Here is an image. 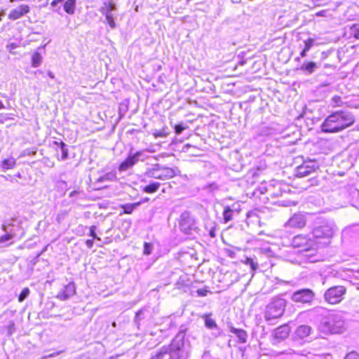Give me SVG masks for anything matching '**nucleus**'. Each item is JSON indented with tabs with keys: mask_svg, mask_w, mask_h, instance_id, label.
I'll return each instance as SVG.
<instances>
[{
	"mask_svg": "<svg viewBox=\"0 0 359 359\" xmlns=\"http://www.w3.org/2000/svg\"><path fill=\"white\" fill-rule=\"evenodd\" d=\"M185 336L186 329L181 328L171 343L162 346L150 359H189L191 346Z\"/></svg>",
	"mask_w": 359,
	"mask_h": 359,
	"instance_id": "f257e3e1",
	"label": "nucleus"
},
{
	"mask_svg": "<svg viewBox=\"0 0 359 359\" xmlns=\"http://www.w3.org/2000/svg\"><path fill=\"white\" fill-rule=\"evenodd\" d=\"M355 122V118L351 112L339 110L330 114L321 124V130L323 133H339Z\"/></svg>",
	"mask_w": 359,
	"mask_h": 359,
	"instance_id": "f03ea898",
	"label": "nucleus"
},
{
	"mask_svg": "<svg viewBox=\"0 0 359 359\" xmlns=\"http://www.w3.org/2000/svg\"><path fill=\"white\" fill-rule=\"evenodd\" d=\"M359 156V145L351 144L346 149L336 154L332 158V165L338 168L336 172L339 175H344L345 172L353 167Z\"/></svg>",
	"mask_w": 359,
	"mask_h": 359,
	"instance_id": "7ed1b4c3",
	"label": "nucleus"
},
{
	"mask_svg": "<svg viewBox=\"0 0 359 359\" xmlns=\"http://www.w3.org/2000/svg\"><path fill=\"white\" fill-rule=\"evenodd\" d=\"M344 312L329 313L323 317L319 330L325 334H341L346 330Z\"/></svg>",
	"mask_w": 359,
	"mask_h": 359,
	"instance_id": "20e7f679",
	"label": "nucleus"
},
{
	"mask_svg": "<svg viewBox=\"0 0 359 359\" xmlns=\"http://www.w3.org/2000/svg\"><path fill=\"white\" fill-rule=\"evenodd\" d=\"M286 306V301L282 298L273 299L265 308L264 318L269 325H273L280 318Z\"/></svg>",
	"mask_w": 359,
	"mask_h": 359,
	"instance_id": "39448f33",
	"label": "nucleus"
},
{
	"mask_svg": "<svg viewBox=\"0 0 359 359\" xmlns=\"http://www.w3.org/2000/svg\"><path fill=\"white\" fill-rule=\"evenodd\" d=\"M4 235L0 236V243H6L18 236L21 231V220L17 217L5 220L1 227Z\"/></svg>",
	"mask_w": 359,
	"mask_h": 359,
	"instance_id": "423d86ee",
	"label": "nucleus"
},
{
	"mask_svg": "<svg viewBox=\"0 0 359 359\" xmlns=\"http://www.w3.org/2000/svg\"><path fill=\"white\" fill-rule=\"evenodd\" d=\"M145 175L150 178L161 180H167L175 176V172L172 168L165 167L159 163L153 165L151 168L147 169Z\"/></svg>",
	"mask_w": 359,
	"mask_h": 359,
	"instance_id": "0eeeda50",
	"label": "nucleus"
},
{
	"mask_svg": "<svg viewBox=\"0 0 359 359\" xmlns=\"http://www.w3.org/2000/svg\"><path fill=\"white\" fill-rule=\"evenodd\" d=\"M334 231V224L332 221L322 220L316 223L312 234L316 238H330Z\"/></svg>",
	"mask_w": 359,
	"mask_h": 359,
	"instance_id": "6e6552de",
	"label": "nucleus"
},
{
	"mask_svg": "<svg viewBox=\"0 0 359 359\" xmlns=\"http://www.w3.org/2000/svg\"><path fill=\"white\" fill-rule=\"evenodd\" d=\"M147 158V151L144 150L137 151L135 153L130 150L128 157L119 164L118 170L120 172H125L132 168L138 161H144Z\"/></svg>",
	"mask_w": 359,
	"mask_h": 359,
	"instance_id": "1a4fd4ad",
	"label": "nucleus"
},
{
	"mask_svg": "<svg viewBox=\"0 0 359 359\" xmlns=\"http://www.w3.org/2000/svg\"><path fill=\"white\" fill-rule=\"evenodd\" d=\"M346 292V289L344 286H332L325 292L323 297L327 303L330 304H337L344 299Z\"/></svg>",
	"mask_w": 359,
	"mask_h": 359,
	"instance_id": "9d476101",
	"label": "nucleus"
},
{
	"mask_svg": "<svg viewBox=\"0 0 359 359\" xmlns=\"http://www.w3.org/2000/svg\"><path fill=\"white\" fill-rule=\"evenodd\" d=\"M116 10V4L112 1H104L103 6L100 8V12L105 17L104 22L107 23L112 29L116 27L114 16V12Z\"/></svg>",
	"mask_w": 359,
	"mask_h": 359,
	"instance_id": "9b49d317",
	"label": "nucleus"
},
{
	"mask_svg": "<svg viewBox=\"0 0 359 359\" xmlns=\"http://www.w3.org/2000/svg\"><path fill=\"white\" fill-rule=\"evenodd\" d=\"M319 168V163L315 160L304 161L300 165L296 168L294 175L297 177H304L311 175Z\"/></svg>",
	"mask_w": 359,
	"mask_h": 359,
	"instance_id": "f8f14e48",
	"label": "nucleus"
},
{
	"mask_svg": "<svg viewBox=\"0 0 359 359\" xmlns=\"http://www.w3.org/2000/svg\"><path fill=\"white\" fill-rule=\"evenodd\" d=\"M315 297V292L312 290L303 288L294 292L291 299L295 303L311 304Z\"/></svg>",
	"mask_w": 359,
	"mask_h": 359,
	"instance_id": "ddd939ff",
	"label": "nucleus"
},
{
	"mask_svg": "<svg viewBox=\"0 0 359 359\" xmlns=\"http://www.w3.org/2000/svg\"><path fill=\"white\" fill-rule=\"evenodd\" d=\"M180 228L186 234H191L196 229L194 218L189 212L184 211L181 214Z\"/></svg>",
	"mask_w": 359,
	"mask_h": 359,
	"instance_id": "4468645a",
	"label": "nucleus"
},
{
	"mask_svg": "<svg viewBox=\"0 0 359 359\" xmlns=\"http://www.w3.org/2000/svg\"><path fill=\"white\" fill-rule=\"evenodd\" d=\"M347 202L359 210V186H350L342 191Z\"/></svg>",
	"mask_w": 359,
	"mask_h": 359,
	"instance_id": "2eb2a0df",
	"label": "nucleus"
},
{
	"mask_svg": "<svg viewBox=\"0 0 359 359\" xmlns=\"http://www.w3.org/2000/svg\"><path fill=\"white\" fill-rule=\"evenodd\" d=\"M290 328L287 324L282 325L276 328L272 333L271 343L275 345L285 340L289 336Z\"/></svg>",
	"mask_w": 359,
	"mask_h": 359,
	"instance_id": "dca6fc26",
	"label": "nucleus"
},
{
	"mask_svg": "<svg viewBox=\"0 0 359 359\" xmlns=\"http://www.w3.org/2000/svg\"><path fill=\"white\" fill-rule=\"evenodd\" d=\"M240 211L241 205L238 203L224 206L222 212L224 223L226 224L233 220L236 216L238 215Z\"/></svg>",
	"mask_w": 359,
	"mask_h": 359,
	"instance_id": "f3484780",
	"label": "nucleus"
},
{
	"mask_svg": "<svg viewBox=\"0 0 359 359\" xmlns=\"http://www.w3.org/2000/svg\"><path fill=\"white\" fill-rule=\"evenodd\" d=\"M306 223V215L302 212L294 214L285 224V227L302 229Z\"/></svg>",
	"mask_w": 359,
	"mask_h": 359,
	"instance_id": "a211bd4d",
	"label": "nucleus"
},
{
	"mask_svg": "<svg viewBox=\"0 0 359 359\" xmlns=\"http://www.w3.org/2000/svg\"><path fill=\"white\" fill-rule=\"evenodd\" d=\"M295 337L299 339H305L309 338L312 339L316 338L313 328L308 325H302L297 327L295 332Z\"/></svg>",
	"mask_w": 359,
	"mask_h": 359,
	"instance_id": "6ab92c4d",
	"label": "nucleus"
},
{
	"mask_svg": "<svg viewBox=\"0 0 359 359\" xmlns=\"http://www.w3.org/2000/svg\"><path fill=\"white\" fill-rule=\"evenodd\" d=\"M76 294V285L74 282L69 283L57 293L56 298L61 301H66Z\"/></svg>",
	"mask_w": 359,
	"mask_h": 359,
	"instance_id": "aec40b11",
	"label": "nucleus"
},
{
	"mask_svg": "<svg viewBox=\"0 0 359 359\" xmlns=\"http://www.w3.org/2000/svg\"><path fill=\"white\" fill-rule=\"evenodd\" d=\"M211 313H206L202 316V318L204 320L205 326L209 330H215L217 332L213 333L215 337L221 335L222 330L218 327L215 320L211 318Z\"/></svg>",
	"mask_w": 359,
	"mask_h": 359,
	"instance_id": "412c9836",
	"label": "nucleus"
},
{
	"mask_svg": "<svg viewBox=\"0 0 359 359\" xmlns=\"http://www.w3.org/2000/svg\"><path fill=\"white\" fill-rule=\"evenodd\" d=\"M285 192L282 187L281 184L276 180H272L269 183V195L271 198H278Z\"/></svg>",
	"mask_w": 359,
	"mask_h": 359,
	"instance_id": "4be33fe9",
	"label": "nucleus"
},
{
	"mask_svg": "<svg viewBox=\"0 0 359 359\" xmlns=\"http://www.w3.org/2000/svg\"><path fill=\"white\" fill-rule=\"evenodd\" d=\"M29 12V6L28 5L22 4L16 8L13 9L8 14V18L12 20H15L20 18Z\"/></svg>",
	"mask_w": 359,
	"mask_h": 359,
	"instance_id": "5701e85b",
	"label": "nucleus"
},
{
	"mask_svg": "<svg viewBox=\"0 0 359 359\" xmlns=\"http://www.w3.org/2000/svg\"><path fill=\"white\" fill-rule=\"evenodd\" d=\"M311 238L304 234H299L293 237L291 245L294 248H306L311 242Z\"/></svg>",
	"mask_w": 359,
	"mask_h": 359,
	"instance_id": "b1692460",
	"label": "nucleus"
},
{
	"mask_svg": "<svg viewBox=\"0 0 359 359\" xmlns=\"http://www.w3.org/2000/svg\"><path fill=\"white\" fill-rule=\"evenodd\" d=\"M302 257L304 258L306 261L309 263H314L318 261V259L316 255V250L311 249L309 247H306L304 248L302 250Z\"/></svg>",
	"mask_w": 359,
	"mask_h": 359,
	"instance_id": "393cba45",
	"label": "nucleus"
},
{
	"mask_svg": "<svg viewBox=\"0 0 359 359\" xmlns=\"http://www.w3.org/2000/svg\"><path fill=\"white\" fill-rule=\"evenodd\" d=\"M54 144L57 146L58 150H57V155H59V152H60L61 156L60 158H58L60 161H65L67 159L69 156V151L67 148V145L63 142L62 141L60 142H54Z\"/></svg>",
	"mask_w": 359,
	"mask_h": 359,
	"instance_id": "a878e982",
	"label": "nucleus"
},
{
	"mask_svg": "<svg viewBox=\"0 0 359 359\" xmlns=\"http://www.w3.org/2000/svg\"><path fill=\"white\" fill-rule=\"evenodd\" d=\"M229 330L231 333L234 334L237 337L240 343H245L247 341L248 334L246 331L232 326L229 327Z\"/></svg>",
	"mask_w": 359,
	"mask_h": 359,
	"instance_id": "bb28decb",
	"label": "nucleus"
},
{
	"mask_svg": "<svg viewBox=\"0 0 359 359\" xmlns=\"http://www.w3.org/2000/svg\"><path fill=\"white\" fill-rule=\"evenodd\" d=\"M320 67V65L314 62H305L300 67V70L306 74H311Z\"/></svg>",
	"mask_w": 359,
	"mask_h": 359,
	"instance_id": "cd10ccee",
	"label": "nucleus"
},
{
	"mask_svg": "<svg viewBox=\"0 0 359 359\" xmlns=\"http://www.w3.org/2000/svg\"><path fill=\"white\" fill-rule=\"evenodd\" d=\"M266 169L265 162L260 161L254 168L250 170L249 175H251L253 178L257 177L262 172Z\"/></svg>",
	"mask_w": 359,
	"mask_h": 359,
	"instance_id": "c85d7f7f",
	"label": "nucleus"
},
{
	"mask_svg": "<svg viewBox=\"0 0 359 359\" xmlns=\"http://www.w3.org/2000/svg\"><path fill=\"white\" fill-rule=\"evenodd\" d=\"M16 165V160L14 158L4 159L1 163V167L4 171L13 168Z\"/></svg>",
	"mask_w": 359,
	"mask_h": 359,
	"instance_id": "c756f323",
	"label": "nucleus"
},
{
	"mask_svg": "<svg viewBox=\"0 0 359 359\" xmlns=\"http://www.w3.org/2000/svg\"><path fill=\"white\" fill-rule=\"evenodd\" d=\"M149 311L145 309L139 310L135 315L134 323L139 327L141 321L147 317Z\"/></svg>",
	"mask_w": 359,
	"mask_h": 359,
	"instance_id": "7c9ffc66",
	"label": "nucleus"
},
{
	"mask_svg": "<svg viewBox=\"0 0 359 359\" xmlns=\"http://www.w3.org/2000/svg\"><path fill=\"white\" fill-rule=\"evenodd\" d=\"M161 184L158 182H152L149 184L144 186L142 189L143 191L147 194H153L157 191L159 189Z\"/></svg>",
	"mask_w": 359,
	"mask_h": 359,
	"instance_id": "2f4dec72",
	"label": "nucleus"
},
{
	"mask_svg": "<svg viewBox=\"0 0 359 359\" xmlns=\"http://www.w3.org/2000/svg\"><path fill=\"white\" fill-rule=\"evenodd\" d=\"M117 179L116 173L114 171L109 172L104 175L99 177L97 181L99 182H113L115 181Z\"/></svg>",
	"mask_w": 359,
	"mask_h": 359,
	"instance_id": "473e14b6",
	"label": "nucleus"
},
{
	"mask_svg": "<svg viewBox=\"0 0 359 359\" xmlns=\"http://www.w3.org/2000/svg\"><path fill=\"white\" fill-rule=\"evenodd\" d=\"M76 7V0H67L64 4V10L69 15L74 13Z\"/></svg>",
	"mask_w": 359,
	"mask_h": 359,
	"instance_id": "72a5a7b5",
	"label": "nucleus"
},
{
	"mask_svg": "<svg viewBox=\"0 0 359 359\" xmlns=\"http://www.w3.org/2000/svg\"><path fill=\"white\" fill-rule=\"evenodd\" d=\"M140 203H126L121 206L125 214H131L139 205Z\"/></svg>",
	"mask_w": 359,
	"mask_h": 359,
	"instance_id": "f704fd0d",
	"label": "nucleus"
},
{
	"mask_svg": "<svg viewBox=\"0 0 359 359\" xmlns=\"http://www.w3.org/2000/svg\"><path fill=\"white\" fill-rule=\"evenodd\" d=\"M42 63V57L38 52H35L32 57V66L33 67H38Z\"/></svg>",
	"mask_w": 359,
	"mask_h": 359,
	"instance_id": "c9c22d12",
	"label": "nucleus"
},
{
	"mask_svg": "<svg viewBox=\"0 0 359 359\" xmlns=\"http://www.w3.org/2000/svg\"><path fill=\"white\" fill-rule=\"evenodd\" d=\"M217 224L215 222H211L209 224H206L205 229L208 231V234L211 238L216 236V229Z\"/></svg>",
	"mask_w": 359,
	"mask_h": 359,
	"instance_id": "e433bc0d",
	"label": "nucleus"
},
{
	"mask_svg": "<svg viewBox=\"0 0 359 359\" xmlns=\"http://www.w3.org/2000/svg\"><path fill=\"white\" fill-rule=\"evenodd\" d=\"M203 189L208 193L214 194L219 189V187L217 183L212 182L204 186Z\"/></svg>",
	"mask_w": 359,
	"mask_h": 359,
	"instance_id": "4c0bfd02",
	"label": "nucleus"
},
{
	"mask_svg": "<svg viewBox=\"0 0 359 359\" xmlns=\"http://www.w3.org/2000/svg\"><path fill=\"white\" fill-rule=\"evenodd\" d=\"M55 186L59 191H64V193L69 189L68 184L65 180H57Z\"/></svg>",
	"mask_w": 359,
	"mask_h": 359,
	"instance_id": "58836bf2",
	"label": "nucleus"
},
{
	"mask_svg": "<svg viewBox=\"0 0 359 359\" xmlns=\"http://www.w3.org/2000/svg\"><path fill=\"white\" fill-rule=\"evenodd\" d=\"M30 290L28 287H25L22 290L18 296V301L22 302L29 294Z\"/></svg>",
	"mask_w": 359,
	"mask_h": 359,
	"instance_id": "ea45409f",
	"label": "nucleus"
},
{
	"mask_svg": "<svg viewBox=\"0 0 359 359\" xmlns=\"http://www.w3.org/2000/svg\"><path fill=\"white\" fill-rule=\"evenodd\" d=\"M351 34L355 39H359V24H355L350 28Z\"/></svg>",
	"mask_w": 359,
	"mask_h": 359,
	"instance_id": "a19ab883",
	"label": "nucleus"
},
{
	"mask_svg": "<svg viewBox=\"0 0 359 359\" xmlns=\"http://www.w3.org/2000/svg\"><path fill=\"white\" fill-rule=\"evenodd\" d=\"M153 245L150 243L145 242L144 243L143 253L145 255H149L151 254L153 250Z\"/></svg>",
	"mask_w": 359,
	"mask_h": 359,
	"instance_id": "79ce46f5",
	"label": "nucleus"
},
{
	"mask_svg": "<svg viewBox=\"0 0 359 359\" xmlns=\"http://www.w3.org/2000/svg\"><path fill=\"white\" fill-rule=\"evenodd\" d=\"M186 128L187 126L184 123H180L175 126V132L177 135H180Z\"/></svg>",
	"mask_w": 359,
	"mask_h": 359,
	"instance_id": "37998d69",
	"label": "nucleus"
},
{
	"mask_svg": "<svg viewBox=\"0 0 359 359\" xmlns=\"http://www.w3.org/2000/svg\"><path fill=\"white\" fill-rule=\"evenodd\" d=\"M196 293L198 297H205L208 293H211V292L208 289V287H205L203 289H198Z\"/></svg>",
	"mask_w": 359,
	"mask_h": 359,
	"instance_id": "c03bdc74",
	"label": "nucleus"
},
{
	"mask_svg": "<svg viewBox=\"0 0 359 359\" xmlns=\"http://www.w3.org/2000/svg\"><path fill=\"white\" fill-rule=\"evenodd\" d=\"M245 264L249 265L252 271H255L258 269V264L255 262L252 258H247Z\"/></svg>",
	"mask_w": 359,
	"mask_h": 359,
	"instance_id": "a18cd8bd",
	"label": "nucleus"
},
{
	"mask_svg": "<svg viewBox=\"0 0 359 359\" xmlns=\"http://www.w3.org/2000/svg\"><path fill=\"white\" fill-rule=\"evenodd\" d=\"M315 43V39L312 38H309L307 40L304 41V48L306 50H309L313 46Z\"/></svg>",
	"mask_w": 359,
	"mask_h": 359,
	"instance_id": "49530a36",
	"label": "nucleus"
},
{
	"mask_svg": "<svg viewBox=\"0 0 359 359\" xmlns=\"http://www.w3.org/2000/svg\"><path fill=\"white\" fill-rule=\"evenodd\" d=\"M64 351H55L52 353H49V354H47V355H43L41 359H48V358H55L56 356H57L58 355H60L61 353H62Z\"/></svg>",
	"mask_w": 359,
	"mask_h": 359,
	"instance_id": "de8ad7c7",
	"label": "nucleus"
},
{
	"mask_svg": "<svg viewBox=\"0 0 359 359\" xmlns=\"http://www.w3.org/2000/svg\"><path fill=\"white\" fill-rule=\"evenodd\" d=\"M344 359H359V355L355 351H351L346 354Z\"/></svg>",
	"mask_w": 359,
	"mask_h": 359,
	"instance_id": "09e8293b",
	"label": "nucleus"
},
{
	"mask_svg": "<svg viewBox=\"0 0 359 359\" xmlns=\"http://www.w3.org/2000/svg\"><path fill=\"white\" fill-rule=\"evenodd\" d=\"M259 191H260V193L262 194H269V184L266 185V184L262 183L259 187Z\"/></svg>",
	"mask_w": 359,
	"mask_h": 359,
	"instance_id": "8fccbe9b",
	"label": "nucleus"
},
{
	"mask_svg": "<svg viewBox=\"0 0 359 359\" xmlns=\"http://www.w3.org/2000/svg\"><path fill=\"white\" fill-rule=\"evenodd\" d=\"M95 231H96V226H91L90 228L89 236L93 237V239H98V240H100V238L97 236Z\"/></svg>",
	"mask_w": 359,
	"mask_h": 359,
	"instance_id": "3c124183",
	"label": "nucleus"
},
{
	"mask_svg": "<svg viewBox=\"0 0 359 359\" xmlns=\"http://www.w3.org/2000/svg\"><path fill=\"white\" fill-rule=\"evenodd\" d=\"M325 311V309L323 307H316L314 309H313L312 310H311V312L315 313V314H318V315H323V313H324Z\"/></svg>",
	"mask_w": 359,
	"mask_h": 359,
	"instance_id": "603ef678",
	"label": "nucleus"
},
{
	"mask_svg": "<svg viewBox=\"0 0 359 359\" xmlns=\"http://www.w3.org/2000/svg\"><path fill=\"white\" fill-rule=\"evenodd\" d=\"M15 331V323L13 321H10L8 325V334H12Z\"/></svg>",
	"mask_w": 359,
	"mask_h": 359,
	"instance_id": "864d4df0",
	"label": "nucleus"
},
{
	"mask_svg": "<svg viewBox=\"0 0 359 359\" xmlns=\"http://www.w3.org/2000/svg\"><path fill=\"white\" fill-rule=\"evenodd\" d=\"M278 203L280 205L288 207V206L291 205L292 201H279Z\"/></svg>",
	"mask_w": 359,
	"mask_h": 359,
	"instance_id": "5fc2aeb1",
	"label": "nucleus"
},
{
	"mask_svg": "<svg viewBox=\"0 0 359 359\" xmlns=\"http://www.w3.org/2000/svg\"><path fill=\"white\" fill-rule=\"evenodd\" d=\"M127 106L126 105H120L119 106V114L120 116H123L124 113L127 111Z\"/></svg>",
	"mask_w": 359,
	"mask_h": 359,
	"instance_id": "6e6d98bb",
	"label": "nucleus"
},
{
	"mask_svg": "<svg viewBox=\"0 0 359 359\" xmlns=\"http://www.w3.org/2000/svg\"><path fill=\"white\" fill-rule=\"evenodd\" d=\"M154 136L155 137H165V134L162 131H156L154 133Z\"/></svg>",
	"mask_w": 359,
	"mask_h": 359,
	"instance_id": "4d7b16f0",
	"label": "nucleus"
},
{
	"mask_svg": "<svg viewBox=\"0 0 359 359\" xmlns=\"http://www.w3.org/2000/svg\"><path fill=\"white\" fill-rule=\"evenodd\" d=\"M1 177L5 178L6 180H10L12 182H17L18 181L16 180H14V178L11 176L10 175L5 176V175H1Z\"/></svg>",
	"mask_w": 359,
	"mask_h": 359,
	"instance_id": "13d9d810",
	"label": "nucleus"
},
{
	"mask_svg": "<svg viewBox=\"0 0 359 359\" xmlns=\"http://www.w3.org/2000/svg\"><path fill=\"white\" fill-rule=\"evenodd\" d=\"M94 239H88L86 241V245L88 248H91L94 244Z\"/></svg>",
	"mask_w": 359,
	"mask_h": 359,
	"instance_id": "bf43d9fd",
	"label": "nucleus"
},
{
	"mask_svg": "<svg viewBox=\"0 0 359 359\" xmlns=\"http://www.w3.org/2000/svg\"><path fill=\"white\" fill-rule=\"evenodd\" d=\"M36 153V151H30L29 149H25L23 151V155H35Z\"/></svg>",
	"mask_w": 359,
	"mask_h": 359,
	"instance_id": "052dcab7",
	"label": "nucleus"
},
{
	"mask_svg": "<svg viewBox=\"0 0 359 359\" xmlns=\"http://www.w3.org/2000/svg\"><path fill=\"white\" fill-rule=\"evenodd\" d=\"M326 0H312V1L316 4V6H320L324 4V2Z\"/></svg>",
	"mask_w": 359,
	"mask_h": 359,
	"instance_id": "680f3d73",
	"label": "nucleus"
},
{
	"mask_svg": "<svg viewBox=\"0 0 359 359\" xmlns=\"http://www.w3.org/2000/svg\"><path fill=\"white\" fill-rule=\"evenodd\" d=\"M64 0H53L52 2H51V6H57L58 4L60 3H62L63 2Z\"/></svg>",
	"mask_w": 359,
	"mask_h": 359,
	"instance_id": "e2e57ef3",
	"label": "nucleus"
},
{
	"mask_svg": "<svg viewBox=\"0 0 359 359\" xmlns=\"http://www.w3.org/2000/svg\"><path fill=\"white\" fill-rule=\"evenodd\" d=\"M79 191H76V190H74L73 191H72L70 194H69V197L70 198H73V197H75L78 194H79Z\"/></svg>",
	"mask_w": 359,
	"mask_h": 359,
	"instance_id": "0e129e2a",
	"label": "nucleus"
},
{
	"mask_svg": "<svg viewBox=\"0 0 359 359\" xmlns=\"http://www.w3.org/2000/svg\"><path fill=\"white\" fill-rule=\"evenodd\" d=\"M308 51H309V50H306L305 48H303V50H302L301 51V53H300V56H301L302 57H306V54H307V52H308Z\"/></svg>",
	"mask_w": 359,
	"mask_h": 359,
	"instance_id": "69168bd1",
	"label": "nucleus"
},
{
	"mask_svg": "<svg viewBox=\"0 0 359 359\" xmlns=\"http://www.w3.org/2000/svg\"><path fill=\"white\" fill-rule=\"evenodd\" d=\"M47 248H48V245L45 246L42 250H41L40 252L37 253L38 254V257H40L41 256L46 250H47Z\"/></svg>",
	"mask_w": 359,
	"mask_h": 359,
	"instance_id": "338daca9",
	"label": "nucleus"
},
{
	"mask_svg": "<svg viewBox=\"0 0 359 359\" xmlns=\"http://www.w3.org/2000/svg\"><path fill=\"white\" fill-rule=\"evenodd\" d=\"M40 257H38V254H36V255L34 257V259H32V262L33 263V264H36L38 261H39V258Z\"/></svg>",
	"mask_w": 359,
	"mask_h": 359,
	"instance_id": "774afa93",
	"label": "nucleus"
}]
</instances>
